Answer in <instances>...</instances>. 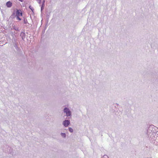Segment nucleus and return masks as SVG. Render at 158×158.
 <instances>
[{
  "instance_id": "nucleus-4",
  "label": "nucleus",
  "mask_w": 158,
  "mask_h": 158,
  "mask_svg": "<svg viewBox=\"0 0 158 158\" xmlns=\"http://www.w3.org/2000/svg\"><path fill=\"white\" fill-rule=\"evenodd\" d=\"M6 6L8 7H10L12 6V3L8 1L6 2Z\"/></svg>"
},
{
  "instance_id": "nucleus-6",
  "label": "nucleus",
  "mask_w": 158,
  "mask_h": 158,
  "mask_svg": "<svg viewBox=\"0 0 158 158\" xmlns=\"http://www.w3.org/2000/svg\"><path fill=\"white\" fill-rule=\"evenodd\" d=\"M29 8L31 10V11H32V12H33L34 10V9H33V7L31 6H29Z\"/></svg>"
},
{
  "instance_id": "nucleus-8",
  "label": "nucleus",
  "mask_w": 158,
  "mask_h": 158,
  "mask_svg": "<svg viewBox=\"0 0 158 158\" xmlns=\"http://www.w3.org/2000/svg\"><path fill=\"white\" fill-rule=\"evenodd\" d=\"M69 131L70 132H72L73 131V129L71 127L69 128Z\"/></svg>"
},
{
  "instance_id": "nucleus-7",
  "label": "nucleus",
  "mask_w": 158,
  "mask_h": 158,
  "mask_svg": "<svg viewBox=\"0 0 158 158\" xmlns=\"http://www.w3.org/2000/svg\"><path fill=\"white\" fill-rule=\"evenodd\" d=\"M61 135L63 137H65V136H66V135H65V134L64 133H61Z\"/></svg>"
},
{
  "instance_id": "nucleus-5",
  "label": "nucleus",
  "mask_w": 158,
  "mask_h": 158,
  "mask_svg": "<svg viewBox=\"0 0 158 158\" xmlns=\"http://www.w3.org/2000/svg\"><path fill=\"white\" fill-rule=\"evenodd\" d=\"M16 17V14L15 12H14L10 16L9 18L11 19H13L15 18Z\"/></svg>"
},
{
  "instance_id": "nucleus-1",
  "label": "nucleus",
  "mask_w": 158,
  "mask_h": 158,
  "mask_svg": "<svg viewBox=\"0 0 158 158\" xmlns=\"http://www.w3.org/2000/svg\"><path fill=\"white\" fill-rule=\"evenodd\" d=\"M16 14L17 19L19 21H20L21 20L20 17L22 16L21 11L20 10H17Z\"/></svg>"
},
{
  "instance_id": "nucleus-2",
  "label": "nucleus",
  "mask_w": 158,
  "mask_h": 158,
  "mask_svg": "<svg viewBox=\"0 0 158 158\" xmlns=\"http://www.w3.org/2000/svg\"><path fill=\"white\" fill-rule=\"evenodd\" d=\"M64 112L66 113V116H69L71 115V112L69 109L67 108H65L64 109Z\"/></svg>"
},
{
  "instance_id": "nucleus-9",
  "label": "nucleus",
  "mask_w": 158,
  "mask_h": 158,
  "mask_svg": "<svg viewBox=\"0 0 158 158\" xmlns=\"http://www.w3.org/2000/svg\"><path fill=\"white\" fill-rule=\"evenodd\" d=\"M102 158H109V157L107 156L106 155H104L103 156Z\"/></svg>"
},
{
  "instance_id": "nucleus-3",
  "label": "nucleus",
  "mask_w": 158,
  "mask_h": 158,
  "mask_svg": "<svg viewBox=\"0 0 158 158\" xmlns=\"http://www.w3.org/2000/svg\"><path fill=\"white\" fill-rule=\"evenodd\" d=\"M70 124V122L68 120H65L63 122V124L65 127H67Z\"/></svg>"
}]
</instances>
